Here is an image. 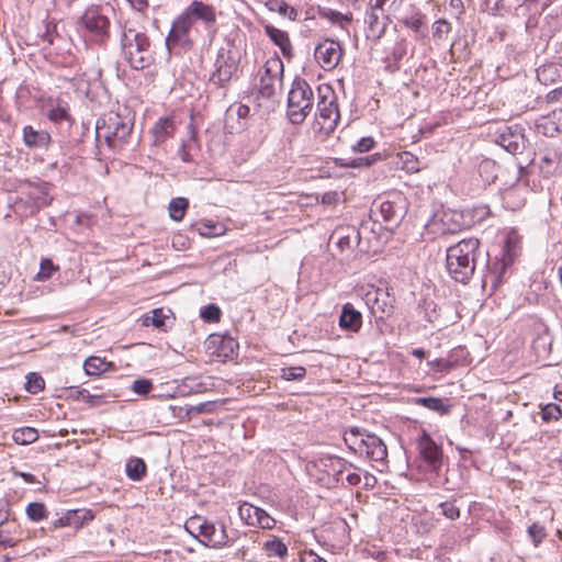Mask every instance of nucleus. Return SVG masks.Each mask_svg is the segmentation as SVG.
Segmentation results:
<instances>
[{
	"label": "nucleus",
	"instance_id": "obj_32",
	"mask_svg": "<svg viewBox=\"0 0 562 562\" xmlns=\"http://www.w3.org/2000/svg\"><path fill=\"white\" fill-rule=\"evenodd\" d=\"M12 439L18 445H30L35 442L38 439V431L33 427H21L14 429L12 434Z\"/></svg>",
	"mask_w": 562,
	"mask_h": 562
},
{
	"label": "nucleus",
	"instance_id": "obj_9",
	"mask_svg": "<svg viewBox=\"0 0 562 562\" xmlns=\"http://www.w3.org/2000/svg\"><path fill=\"white\" fill-rule=\"evenodd\" d=\"M283 85V63L280 58H270L260 71L259 93L262 98L273 99Z\"/></svg>",
	"mask_w": 562,
	"mask_h": 562
},
{
	"label": "nucleus",
	"instance_id": "obj_58",
	"mask_svg": "<svg viewBox=\"0 0 562 562\" xmlns=\"http://www.w3.org/2000/svg\"><path fill=\"white\" fill-rule=\"evenodd\" d=\"M375 8H383L386 4L389 5L387 12H395L400 9L404 0H373Z\"/></svg>",
	"mask_w": 562,
	"mask_h": 562
},
{
	"label": "nucleus",
	"instance_id": "obj_6",
	"mask_svg": "<svg viewBox=\"0 0 562 562\" xmlns=\"http://www.w3.org/2000/svg\"><path fill=\"white\" fill-rule=\"evenodd\" d=\"M189 524L202 537L201 542L211 548L221 549L231 546L237 537V531L232 530L228 532L222 521L213 522L195 516L189 520Z\"/></svg>",
	"mask_w": 562,
	"mask_h": 562
},
{
	"label": "nucleus",
	"instance_id": "obj_53",
	"mask_svg": "<svg viewBox=\"0 0 562 562\" xmlns=\"http://www.w3.org/2000/svg\"><path fill=\"white\" fill-rule=\"evenodd\" d=\"M451 30L450 23L447 20L440 19L434 23L432 36L437 40H442Z\"/></svg>",
	"mask_w": 562,
	"mask_h": 562
},
{
	"label": "nucleus",
	"instance_id": "obj_22",
	"mask_svg": "<svg viewBox=\"0 0 562 562\" xmlns=\"http://www.w3.org/2000/svg\"><path fill=\"white\" fill-rule=\"evenodd\" d=\"M267 36L280 48L282 55L291 59L293 56V47L290 37L285 31L274 27L273 25H265Z\"/></svg>",
	"mask_w": 562,
	"mask_h": 562
},
{
	"label": "nucleus",
	"instance_id": "obj_52",
	"mask_svg": "<svg viewBox=\"0 0 562 562\" xmlns=\"http://www.w3.org/2000/svg\"><path fill=\"white\" fill-rule=\"evenodd\" d=\"M407 53V41L405 38H400L393 46L391 52V58L395 61L401 63L403 57Z\"/></svg>",
	"mask_w": 562,
	"mask_h": 562
},
{
	"label": "nucleus",
	"instance_id": "obj_38",
	"mask_svg": "<svg viewBox=\"0 0 562 562\" xmlns=\"http://www.w3.org/2000/svg\"><path fill=\"white\" fill-rule=\"evenodd\" d=\"M189 207V201L186 198H175L169 203V215L173 221H181Z\"/></svg>",
	"mask_w": 562,
	"mask_h": 562
},
{
	"label": "nucleus",
	"instance_id": "obj_29",
	"mask_svg": "<svg viewBox=\"0 0 562 562\" xmlns=\"http://www.w3.org/2000/svg\"><path fill=\"white\" fill-rule=\"evenodd\" d=\"M113 367L112 362L97 356L88 357L83 363V370L88 375H100Z\"/></svg>",
	"mask_w": 562,
	"mask_h": 562
},
{
	"label": "nucleus",
	"instance_id": "obj_5",
	"mask_svg": "<svg viewBox=\"0 0 562 562\" xmlns=\"http://www.w3.org/2000/svg\"><path fill=\"white\" fill-rule=\"evenodd\" d=\"M110 12H113L111 7L91 5L80 18V24L87 31L90 41L97 45H106L111 37Z\"/></svg>",
	"mask_w": 562,
	"mask_h": 562
},
{
	"label": "nucleus",
	"instance_id": "obj_4",
	"mask_svg": "<svg viewBox=\"0 0 562 562\" xmlns=\"http://www.w3.org/2000/svg\"><path fill=\"white\" fill-rule=\"evenodd\" d=\"M314 106V92L306 80L296 78L288 94L286 115L292 124H302Z\"/></svg>",
	"mask_w": 562,
	"mask_h": 562
},
{
	"label": "nucleus",
	"instance_id": "obj_17",
	"mask_svg": "<svg viewBox=\"0 0 562 562\" xmlns=\"http://www.w3.org/2000/svg\"><path fill=\"white\" fill-rule=\"evenodd\" d=\"M418 450L419 454L429 468L434 471H438L442 462V451L425 431L418 439Z\"/></svg>",
	"mask_w": 562,
	"mask_h": 562
},
{
	"label": "nucleus",
	"instance_id": "obj_2",
	"mask_svg": "<svg viewBox=\"0 0 562 562\" xmlns=\"http://www.w3.org/2000/svg\"><path fill=\"white\" fill-rule=\"evenodd\" d=\"M480 241L476 238L462 239L447 249V270L457 282L467 284L475 270Z\"/></svg>",
	"mask_w": 562,
	"mask_h": 562
},
{
	"label": "nucleus",
	"instance_id": "obj_19",
	"mask_svg": "<svg viewBox=\"0 0 562 562\" xmlns=\"http://www.w3.org/2000/svg\"><path fill=\"white\" fill-rule=\"evenodd\" d=\"M359 454H364L372 461H384L387 457L385 443L374 434H366Z\"/></svg>",
	"mask_w": 562,
	"mask_h": 562
},
{
	"label": "nucleus",
	"instance_id": "obj_14",
	"mask_svg": "<svg viewBox=\"0 0 562 562\" xmlns=\"http://www.w3.org/2000/svg\"><path fill=\"white\" fill-rule=\"evenodd\" d=\"M342 54L344 49L339 42L328 38L321 42L314 50L315 60L324 70L336 68Z\"/></svg>",
	"mask_w": 562,
	"mask_h": 562
},
{
	"label": "nucleus",
	"instance_id": "obj_13",
	"mask_svg": "<svg viewBox=\"0 0 562 562\" xmlns=\"http://www.w3.org/2000/svg\"><path fill=\"white\" fill-rule=\"evenodd\" d=\"M237 348V341L227 335L212 334L205 340L207 355L216 361L232 359Z\"/></svg>",
	"mask_w": 562,
	"mask_h": 562
},
{
	"label": "nucleus",
	"instance_id": "obj_10",
	"mask_svg": "<svg viewBox=\"0 0 562 562\" xmlns=\"http://www.w3.org/2000/svg\"><path fill=\"white\" fill-rule=\"evenodd\" d=\"M429 227L434 234L445 236L461 232L465 227V223L461 212L446 210L434 214Z\"/></svg>",
	"mask_w": 562,
	"mask_h": 562
},
{
	"label": "nucleus",
	"instance_id": "obj_40",
	"mask_svg": "<svg viewBox=\"0 0 562 562\" xmlns=\"http://www.w3.org/2000/svg\"><path fill=\"white\" fill-rule=\"evenodd\" d=\"M260 509V507L254 506L249 503H244L239 506L238 514L240 519L245 521V524L255 527Z\"/></svg>",
	"mask_w": 562,
	"mask_h": 562
},
{
	"label": "nucleus",
	"instance_id": "obj_64",
	"mask_svg": "<svg viewBox=\"0 0 562 562\" xmlns=\"http://www.w3.org/2000/svg\"><path fill=\"white\" fill-rule=\"evenodd\" d=\"M385 70L390 74H394L401 69V63L395 61L391 58V56L386 57L385 60Z\"/></svg>",
	"mask_w": 562,
	"mask_h": 562
},
{
	"label": "nucleus",
	"instance_id": "obj_49",
	"mask_svg": "<svg viewBox=\"0 0 562 562\" xmlns=\"http://www.w3.org/2000/svg\"><path fill=\"white\" fill-rule=\"evenodd\" d=\"M562 416V411L559 405L550 403L541 409V417L544 422L558 420Z\"/></svg>",
	"mask_w": 562,
	"mask_h": 562
},
{
	"label": "nucleus",
	"instance_id": "obj_55",
	"mask_svg": "<svg viewBox=\"0 0 562 562\" xmlns=\"http://www.w3.org/2000/svg\"><path fill=\"white\" fill-rule=\"evenodd\" d=\"M375 145V140L371 136L362 137L353 146L352 149L359 153H366L371 150Z\"/></svg>",
	"mask_w": 562,
	"mask_h": 562
},
{
	"label": "nucleus",
	"instance_id": "obj_61",
	"mask_svg": "<svg viewBox=\"0 0 562 562\" xmlns=\"http://www.w3.org/2000/svg\"><path fill=\"white\" fill-rule=\"evenodd\" d=\"M56 36H57L56 25L47 24L46 31L42 35V40L47 42L48 45H53Z\"/></svg>",
	"mask_w": 562,
	"mask_h": 562
},
{
	"label": "nucleus",
	"instance_id": "obj_47",
	"mask_svg": "<svg viewBox=\"0 0 562 562\" xmlns=\"http://www.w3.org/2000/svg\"><path fill=\"white\" fill-rule=\"evenodd\" d=\"M527 531L535 547H538L547 537L544 527L538 522H533L532 525H530Z\"/></svg>",
	"mask_w": 562,
	"mask_h": 562
},
{
	"label": "nucleus",
	"instance_id": "obj_45",
	"mask_svg": "<svg viewBox=\"0 0 562 562\" xmlns=\"http://www.w3.org/2000/svg\"><path fill=\"white\" fill-rule=\"evenodd\" d=\"M426 16L420 12H415L411 16H406L401 20V23H403L406 27L411 29L412 31L418 33L420 31L422 25L425 23Z\"/></svg>",
	"mask_w": 562,
	"mask_h": 562
},
{
	"label": "nucleus",
	"instance_id": "obj_46",
	"mask_svg": "<svg viewBox=\"0 0 562 562\" xmlns=\"http://www.w3.org/2000/svg\"><path fill=\"white\" fill-rule=\"evenodd\" d=\"M306 375L304 367H288L281 369V378L286 381L302 380Z\"/></svg>",
	"mask_w": 562,
	"mask_h": 562
},
{
	"label": "nucleus",
	"instance_id": "obj_15",
	"mask_svg": "<svg viewBox=\"0 0 562 562\" xmlns=\"http://www.w3.org/2000/svg\"><path fill=\"white\" fill-rule=\"evenodd\" d=\"M495 143L513 155L521 154L526 148V138L519 125L501 127L496 133Z\"/></svg>",
	"mask_w": 562,
	"mask_h": 562
},
{
	"label": "nucleus",
	"instance_id": "obj_63",
	"mask_svg": "<svg viewBox=\"0 0 562 562\" xmlns=\"http://www.w3.org/2000/svg\"><path fill=\"white\" fill-rule=\"evenodd\" d=\"M104 396L102 394H98V393H90L88 390L86 392V395H85V398L83 401L90 405H98L99 403H101L102 398Z\"/></svg>",
	"mask_w": 562,
	"mask_h": 562
},
{
	"label": "nucleus",
	"instance_id": "obj_25",
	"mask_svg": "<svg viewBox=\"0 0 562 562\" xmlns=\"http://www.w3.org/2000/svg\"><path fill=\"white\" fill-rule=\"evenodd\" d=\"M176 124L170 117H160L151 128L154 145L165 143L175 133Z\"/></svg>",
	"mask_w": 562,
	"mask_h": 562
},
{
	"label": "nucleus",
	"instance_id": "obj_51",
	"mask_svg": "<svg viewBox=\"0 0 562 562\" xmlns=\"http://www.w3.org/2000/svg\"><path fill=\"white\" fill-rule=\"evenodd\" d=\"M58 268L53 263L50 259H43L40 266V272L37 273V280H47L52 277L53 272Z\"/></svg>",
	"mask_w": 562,
	"mask_h": 562
},
{
	"label": "nucleus",
	"instance_id": "obj_16",
	"mask_svg": "<svg viewBox=\"0 0 562 562\" xmlns=\"http://www.w3.org/2000/svg\"><path fill=\"white\" fill-rule=\"evenodd\" d=\"M44 111L47 119L61 128L66 127L69 130L74 124L69 104L64 99L49 98L44 105Z\"/></svg>",
	"mask_w": 562,
	"mask_h": 562
},
{
	"label": "nucleus",
	"instance_id": "obj_24",
	"mask_svg": "<svg viewBox=\"0 0 562 562\" xmlns=\"http://www.w3.org/2000/svg\"><path fill=\"white\" fill-rule=\"evenodd\" d=\"M537 78L544 86L562 81V64L548 63L537 69Z\"/></svg>",
	"mask_w": 562,
	"mask_h": 562
},
{
	"label": "nucleus",
	"instance_id": "obj_23",
	"mask_svg": "<svg viewBox=\"0 0 562 562\" xmlns=\"http://www.w3.org/2000/svg\"><path fill=\"white\" fill-rule=\"evenodd\" d=\"M23 140L30 148H46L50 144V134L44 130H35L31 125L23 128Z\"/></svg>",
	"mask_w": 562,
	"mask_h": 562
},
{
	"label": "nucleus",
	"instance_id": "obj_8",
	"mask_svg": "<svg viewBox=\"0 0 562 562\" xmlns=\"http://www.w3.org/2000/svg\"><path fill=\"white\" fill-rule=\"evenodd\" d=\"M317 112L323 121L322 128L326 132H333L340 119L336 93L328 85L317 87Z\"/></svg>",
	"mask_w": 562,
	"mask_h": 562
},
{
	"label": "nucleus",
	"instance_id": "obj_21",
	"mask_svg": "<svg viewBox=\"0 0 562 562\" xmlns=\"http://www.w3.org/2000/svg\"><path fill=\"white\" fill-rule=\"evenodd\" d=\"M339 326L342 330L358 333L362 327V315L351 303L342 305L339 316Z\"/></svg>",
	"mask_w": 562,
	"mask_h": 562
},
{
	"label": "nucleus",
	"instance_id": "obj_48",
	"mask_svg": "<svg viewBox=\"0 0 562 562\" xmlns=\"http://www.w3.org/2000/svg\"><path fill=\"white\" fill-rule=\"evenodd\" d=\"M221 308L216 304H209L201 310V317L207 323L218 322L221 318Z\"/></svg>",
	"mask_w": 562,
	"mask_h": 562
},
{
	"label": "nucleus",
	"instance_id": "obj_56",
	"mask_svg": "<svg viewBox=\"0 0 562 562\" xmlns=\"http://www.w3.org/2000/svg\"><path fill=\"white\" fill-rule=\"evenodd\" d=\"M292 562H327L325 559L321 558L314 551H303L299 554L297 558L293 559Z\"/></svg>",
	"mask_w": 562,
	"mask_h": 562
},
{
	"label": "nucleus",
	"instance_id": "obj_34",
	"mask_svg": "<svg viewBox=\"0 0 562 562\" xmlns=\"http://www.w3.org/2000/svg\"><path fill=\"white\" fill-rule=\"evenodd\" d=\"M318 14L322 18L327 19L335 24H338L342 29L352 21L351 14H342L338 11L328 8H321L318 10Z\"/></svg>",
	"mask_w": 562,
	"mask_h": 562
},
{
	"label": "nucleus",
	"instance_id": "obj_57",
	"mask_svg": "<svg viewBox=\"0 0 562 562\" xmlns=\"http://www.w3.org/2000/svg\"><path fill=\"white\" fill-rule=\"evenodd\" d=\"M279 14L284 18H288L290 21H296L299 16L297 10L294 7L288 4L285 1L281 3Z\"/></svg>",
	"mask_w": 562,
	"mask_h": 562
},
{
	"label": "nucleus",
	"instance_id": "obj_12",
	"mask_svg": "<svg viewBox=\"0 0 562 562\" xmlns=\"http://www.w3.org/2000/svg\"><path fill=\"white\" fill-rule=\"evenodd\" d=\"M387 10L383 8H375L374 1L369 0L368 9L364 15V24L367 25V38L379 41L386 31L391 22Z\"/></svg>",
	"mask_w": 562,
	"mask_h": 562
},
{
	"label": "nucleus",
	"instance_id": "obj_35",
	"mask_svg": "<svg viewBox=\"0 0 562 562\" xmlns=\"http://www.w3.org/2000/svg\"><path fill=\"white\" fill-rule=\"evenodd\" d=\"M168 314L165 313L162 308H155L151 311V315H146L143 319V325L148 326L153 325L155 328L161 329L166 331V319H168Z\"/></svg>",
	"mask_w": 562,
	"mask_h": 562
},
{
	"label": "nucleus",
	"instance_id": "obj_20",
	"mask_svg": "<svg viewBox=\"0 0 562 562\" xmlns=\"http://www.w3.org/2000/svg\"><path fill=\"white\" fill-rule=\"evenodd\" d=\"M193 22L201 20L206 24H212L216 21L215 9L202 1H192L189 7L183 11Z\"/></svg>",
	"mask_w": 562,
	"mask_h": 562
},
{
	"label": "nucleus",
	"instance_id": "obj_33",
	"mask_svg": "<svg viewBox=\"0 0 562 562\" xmlns=\"http://www.w3.org/2000/svg\"><path fill=\"white\" fill-rule=\"evenodd\" d=\"M262 549L269 558L279 557L283 558L288 554V547L277 537H272L263 543Z\"/></svg>",
	"mask_w": 562,
	"mask_h": 562
},
{
	"label": "nucleus",
	"instance_id": "obj_42",
	"mask_svg": "<svg viewBox=\"0 0 562 562\" xmlns=\"http://www.w3.org/2000/svg\"><path fill=\"white\" fill-rule=\"evenodd\" d=\"M196 231L203 237H216L224 234V226L209 221L199 223L196 225Z\"/></svg>",
	"mask_w": 562,
	"mask_h": 562
},
{
	"label": "nucleus",
	"instance_id": "obj_54",
	"mask_svg": "<svg viewBox=\"0 0 562 562\" xmlns=\"http://www.w3.org/2000/svg\"><path fill=\"white\" fill-rule=\"evenodd\" d=\"M276 526V519L272 518L266 510L260 509L258 519L256 520L255 527H260L262 529H272Z\"/></svg>",
	"mask_w": 562,
	"mask_h": 562
},
{
	"label": "nucleus",
	"instance_id": "obj_26",
	"mask_svg": "<svg viewBox=\"0 0 562 562\" xmlns=\"http://www.w3.org/2000/svg\"><path fill=\"white\" fill-rule=\"evenodd\" d=\"M27 188V199L32 201V204L35 209L38 210L50 204L52 198L48 194V183L29 184Z\"/></svg>",
	"mask_w": 562,
	"mask_h": 562
},
{
	"label": "nucleus",
	"instance_id": "obj_37",
	"mask_svg": "<svg viewBox=\"0 0 562 562\" xmlns=\"http://www.w3.org/2000/svg\"><path fill=\"white\" fill-rule=\"evenodd\" d=\"M342 231L344 229L335 232V235L338 236L337 246L340 248V250L351 248L355 240L359 243V232L356 229V227H348L346 229V234H342Z\"/></svg>",
	"mask_w": 562,
	"mask_h": 562
},
{
	"label": "nucleus",
	"instance_id": "obj_28",
	"mask_svg": "<svg viewBox=\"0 0 562 562\" xmlns=\"http://www.w3.org/2000/svg\"><path fill=\"white\" fill-rule=\"evenodd\" d=\"M508 266H509V260H507L505 258L493 262L490 268V272L485 276V279L483 281L484 284L490 282L492 288L496 289L503 282V277H504Z\"/></svg>",
	"mask_w": 562,
	"mask_h": 562
},
{
	"label": "nucleus",
	"instance_id": "obj_60",
	"mask_svg": "<svg viewBox=\"0 0 562 562\" xmlns=\"http://www.w3.org/2000/svg\"><path fill=\"white\" fill-rule=\"evenodd\" d=\"M340 166L349 167V168H360V167H364V166L368 167V166H370V158H368L366 156V157L351 159L347 162H340Z\"/></svg>",
	"mask_w": 562,
	"mask_h": 562
},
{
	"label": "nucleus",
	"instance_id": "obj_50",
	"mask_svg": "<svg viewBox=\"0 0 562 562\" xmlns=\"http://www.w3.org/2000/svg\"><path fill=\"white\" fill-rule=\"evenodd\" d=\"M154 385L149 379H137L133 382L132 390L138 395H147L153 390Z\"/></svg>",
	"mask_w": 562,
	"mask_h": 562
},
{
	"label": "nucleus",
	"instance_id": "obj_31",
	"mask_svg": "<svg viewBox=\"0 0 562 562\" xmlns=\"http://www.w3.org/2000/svg\"><path fill=\"white\" fill-rule=\"evenodd\" d=\"M379 211L385 222L396 223L401 218V207L395 202L381 201Z\"/></svg>",
	"mask_w": 562,
	"mask_h": 562
},
{
	"label": "nucleus",
	"instance_id": "obj_27",
	"mask_svg": "<svg viewBox=\"0 0 562 562\" xmlns=\"http://www.w3.org/2000/svg\"><path fill=\"white\" fill-rule=\"evenodd\" d=\"M321 463L324 465L328 474L331 473L335 476L336 482L341 483L342 474L347 470V467H352V464L348 463L345 459L333 456L321 459Z\"/></svg>",
	"mask_w": 562,
	"mask_h": 562
},
{
	"label": "nucleus",
	"instance_id": "obj_44",
	"mask_svg": "<svg viewBox=\"0 0 562 562\" xmlns=\"http://www.w3.org/2000/svg\"><path fill=\"white\" fill-rule=\"evenodd\" d=\"M26 515L32 521H40L46 517V507L43 503H30L26 507Z\"/></svg>",
	"mask_w": 562,
	"mask_h": 562
},
{
	"label": "nucleus",
	"instance_id": "obj_18",
	"mask_svg": "<svg viewBox=\"0 0 562 562\" xmlns=\"http://www.w3.org/2000/svg\"><path fill=\"white\" fill-rule=\"evenodd\" d=\"M94 518L92 510L81 508L67 510L61 517L52 522L55 529L61 527H74L76 529L81 528L88 521Z\"/></svg>",
	"mask_w": 562,
	"mask_h": 562
},
{
	"label": "nucleus",
	"instance_id": "obj_3",
	"mask_svg": "<svg viewBox=\"0 0 562 562\" xmlns=\"http://www.w3.org/2000/svg\"><path fill=\"white\" fill-rule=\"evenodd\" d=\"M133 130V124L120 114L110 112L97 121L95 138L103 139L112 149H120L126 143Z\"/></svg>",
	"mask_w": 562,
	"mask_h": 562
},
{
	"label": "nucleus",
	"instance_id": "obj_1",
	"mask_svg": "<svg viewBox=\"0 0 562 562\" xmlns=\"http://www.w3.org/2000/svg\"><path fill=\"white\" fill-rule=\"evenodd\" d=\"M121 54L126 63L136 70L148 68L155 60L149 36L127 23L122 26L120 37Z\"/></svg>",
	"mask_w": 562,
	"mask_h": 562
},
{
	"label": "nucleus",
	"instance_id": "obj_43",
	"mask_svg": "<svg viewBox=\"0 0 562 562\" xmlns=\"http://www.w3.org/2000/svg\"><path fill=\"white\" fill-rule=\"evenodd\" d=\"M45 386L44 379L35 372H31L26 376L25 389L31 394H36Z\"/></svg>",
	"mask_w": 562,
	"mask_h": 562
},
{
	"label": "nucleus",
	"instance_id": "obj_41",
	"mask_svg": "<svg viewBox=\"0 0 562 562\" xmlns=\"http://www.w3.org/2000/svg\"><path fill=\"white\" fill-rule=\"evenodd\" d=\"M457 498L453 497L449 501L441 502L438 504L439 514L445 516L449 520H457L460 518L461 512L457 506Z\"/></svg>",
	"mask_w": 562,
	"mask_h": 562
},
{
	"label": "nucleus",
	"instance_id": "obj_11",
	"mask_svg": "<svg viewBox=\"0 0 562 562\" xmlns=\"http://www.w3.org/2000/svg\"><path fill=\"white\" fill-rule=\"evenodd\" d=\"M194 22L183 12L173 21L166 38V45L169 49L181 47L190 49L193 45L191 31Z\"/></svg>",
	"mask_w": 562,
	"mask_h": 562
},
{
	"label": "nucleus",
	"instance_id": "obj_30",
	"mask_svg": "<svg viewBox=\"0 0 562 562\" xmlns=\"http://www.w3.org/2000/svg\"><path fill=\"white\" fill-rule=\"evenodd\" d=\"M146 463L142 458H130L126 463V475L133 481H140L146 474Z\"/></svg>",
	"mask_w": 562,
	"mask_h": 562
},
{
	"label": "nucleus",
	"instance_id": "obj_62",
	"mask_svg": "<svg viewBox=\"0 0 562 562\" xmlns=\"http://www.w3.org/2000/svg\"><path fill=\"white\" fill-rule=\"evenodd\" d=\"M137 12L144 13L149 7V0H127Z\"/></svg>",
	"mask_w": 562,
	"mask_h": 562
},
{
	"label": "nucleus",
	"instance_id": "obj_36",
	"mask_svg": "<svg viewBox=\"0 0 562 562\" xmlns=\"http://www.w3.org/2000/svg\"><path fill=\"white\" fill-rule=\"evenodd\" d=\"M414 403L440 414H446L449 412V406L445 405L442 400L439 397H417L414 400Z\"/></svg>",
	"mask_w": 562,
	"mask_h": 562
},
{
	"label": "nucleus",
	"instance_id": "obj_59",
	"mask_svg": "<svg viewBox=\"0 0 562 562\" xmlns=\"http://www.w3.org/2000/svg\"><path fill=\"white\" fill-rule=\"evenodd\" d=\"M543 121L544 123L539 124L538 128H543L544 135L553 136L555 133L559 132V126L549 117L544 119Z\"/></svg>",
	"mask_w": 562,
	"mask_h": 562
},
{
	"label": "nucleus",
	"instance_id": "obj_7",
	"mask_svg": "<svg viewBox=\"0 0 562 562\" xmlns=\"http://www.w3.org/2000/svg\"><path fill=\"white\" fill-rule=\"evenodd\" d=\"M239 59L234 53L225 47L217 52L214 63V70L211 72L209 82L217 89L226 90L234 75L238 70Z\"/></svg>",
	"mask_w": 562,
	"mask_h": 562
},
{
	"label": "nucleus",
	"instance_id": "obj_39",
	"mask_svg": "<svg viewBox=\"0 0 562 562\" xmlns=\"http://www.w3.org/2000/svg\"><path fill=\"white\" fill-rule=\"evenodd\" d=\"M366 437V434L358 428H352L345 432L344 440L350 450L359 454L361 450V443Z\"/></svg>",
	"mask_w": 562,
	"mask_h": 562
}]
</instances>
